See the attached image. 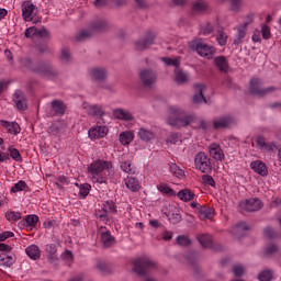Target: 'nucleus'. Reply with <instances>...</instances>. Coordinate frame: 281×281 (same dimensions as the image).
I'll return each instance as SVG.
<instances>
[{"instance_id":"obj_14","label":"nucleus","mask_w":281,"mask_h":281,"mask_svg":"<svg viewBox=\"0 0 281 281\" xmlns=\"http://www.w3.org/2000/svg\"><path fill=\"white\" fill-rule=\"evenodd\" d=\"M232 124H236V117L232 114L220 116L213 122L214 128H227V126H232Z\"/></svg>"},{"instance_id":"obj_29","label":"nucleus","mask_w":281,"mask_h":281,"mask_svg":"<svg viewBox=\"0 0 281 281\" xmlns=\"http://www.w3.org/2000/svg\"><path fill=\"white\" fill-rule=\"evenodd\" d=\"M133 139H135L134 131H124L119 135V142L122 146H128Z\"/></svg>"},{"instance_id":"obj_44","label":"nucleus","mask_w":281,"mask_h":281,"mask_svg":"<svg viewBox=\"0 0 281 281\" xmlns=\"http://www.w3.org/2000/svg\"><path fill=\"white\" fill-rule=\"evenodd\" d=\"M52 106L58 115H63L65 113V103H63V101L55 100L52 102Z\"/></svg>"},{"instance_id":"obj_2","label":"nucleus","mask_w":281,"mask_h":281,"mask_svg":"<svg viewBox=\"0 0 281 281\" xmlns=\"http://www.w3.org/2000/svg\"><path fill=\"white\" fill-rule=\"evenodd\" d=\"M194 120H196V116L186 114V110L177 105H171L168 109L167 124L169 126H175L176 128L190 126V124L194 123Z\"/></svg>"},{"instance_id":"obj_15","label":"nucleus","mask_w":281,"mask_h":281,"mask_svg":"<svg viewBox=\"0 0 281 281\" xmlns=\"http://www.w3.org/2000/svg\"><path fill=\"white\" fill-rule=\"evenodd\" d=\"M113 117H115V120H121L122 122H135L133 112L122 108L113 110Z\"/></svg>"},{"instance_id":"obj_36","label":"nucleus","mask_w":281,"mask_h":281,"mask_svg":"<svg viewBox=\"0 0 281 281\" xmlns=\"http://www.w3.org/2000/svg\"><path fill=\"white\" fill-rule=\"evenodd\" d=\"M125 186L132 192H137V190H139V180L135 177H127L125 179Z\"/></svg>"},{"instance_id":"obj_64","label":"nucleus","mask_w":281,"mask_h":281,"mask_svg":"<svg viewBox=\"0 0 281 281\" xmlns=\"http://www.w3.org/2000/svg\"><path fill=\"white\" fill-rule=\"evenodd\" d=\"M201 214L204 218H212V211L210 209L202 210Z\"/></svg>"},{"instance_id":"obj_61","label":"nucleus","mask_w":281,"mask_h":281,"mask_svg":"<svg viewBox=\"0 0 281 281\" xmlns=\"http://www.w3.org/2000/svg\"><path fill=\"white\" fill-rule=\"evenodd\" d=\"M12 236H14V233L7 231L0 234V243H2V240H7V238H12Z\"/></svg>"},{"instance_id":"obj_40","label":"nucleus","mask_w":281,"mask_h":281,"mask_svg":"<svg viewBox=\"0 0 281 281\" xmlns=\"http://www.w3.org/2000/svg\"><path fill=\"white\" fill-rule=\"evenodd\" d=\"M247 229H249L247 222H240L231 229V234H233V236H238V234H243L244 232H247Z\"/></svg>"},{"instance_id":"obj_12","label":"nucleus","mask_w":281,"mask_h":281,"mask_svg":"<svg viewBox=\"0 0 281 281\" xmlns=\"http://www.w3.org/2000/svg\"><path fill=\"white\" fill-rule=\"evenodd\" d=\"M162 213L171 222L173 225L181 222V214L179 213V209L175 205H169L162 210Z\"/></svg>"},{"instance_id":"obj_7","label":"nucleus","mask_w":281,"mask_h":281,"mask_svg":"<svg viewBox=\"0 0 281 281\" xmlns=\"http://www.w3.org/2000/svg\"><path fill=\"white\" fill-rule=\"evenodd\" d=\"M194 166L196 170H201L203 173L210 172L212 170V162L207 154L200 151L194 157Z\"/></svg>"},{"instance_id":"obj_10","label":"nucleus","mask_w":281,"mask_h":281,"mask_svg":"<svg viewBox=\"0 0 281 281\" xmlns=\"http://www.w3.org/2000/svg\"><path fill=\"white\" fill-rule=\"evenodd\" d=\"M90 139H102L109 135V127L106 125H94L88 131Z\"/></svg>"},{"instance_id":"obj_21","label":"nucleus","mask_w":281,"mask_h":281,"mask_svg":"<svg viewBox=\"0 0 281 281\" xmlns=\"http://www.w3.org/2000/svg\"><path fill=\"white\" fill-rule=\"evenodd\" d=\"M154 44H155V34L147 33L144 40H138L135 43V47L138 52H144V49H148V47H150V45H154Z\"/></svg>"},{"instance_id":"obj_18","label":"nucleus","mask_w":281,"mask_h":281,"mask_svg":"<svg viewBox=\"0 0 281 281\" xmlns=\"http://www.w3.org/2000/svg\"><path fill=\"white\" fill-rule=\"evenodd\" d=\"M0 126L10 135H19L21 133V125L14 121L0 120Z\"/></svg>"},{"instance_id":"obj_30","label":"nucleus","mask_w":281,"mask_h":281,"mask_svg":"<svg viewBox=\"0 0 281 281\" xmlns=\"http://www.w3.org/2000/svg\"><path fill=\"white\" fill-rule=\"evenodd\" d=\"M25 254L31 258V260L41 259V248L37 245H30L25 248Z\"/></svg>"},{"instance_id":"obj_62","label":"nucleus","mask_w":281,"mask_h":281,"mask_svg":"<svg viewBox=\"0 0 281 281\" xmlns=\"http://www.w3.org/2000/svg\"><path fill=\"white\" fill-rule=\"evenodd\" d=\"M265 236H267V238H276L277 234L271 227H267L265 229Z\"/></svg>"},{"instance_id":"obj_4","label":"nucleus","mask_w":281,"mask_h":281,"mask_svg":"<svg viewBox=\"0 0 281 281\" xmlns=\"http://www.w3.org/2000/svg\"><path fill=\"white\" fill-rule=\"evenodd\" d=\"M157 263L148 257H140L134 260L133 273L137 276H148L150 269H155Z\"/></svg>"},{"instance_id":"obj_55","label":"nucleus","mask_w":281,"mask_h":281,"mask_svg":"<svg viewBox=\"0 0 281 281\" xmlns=\"http://www.w3.org/2000/svg\"><path fill=\"white\" fill-rule=\"evenodd\" d=\"M61 258L63 260H65V262H74V254L71 252V250H66L61 254Z\"/></svg>"},{"instance_id":"obj_17","label":"nucleus","mask_w":281,"mask_h":281,"mask_svg":"<svg viewBox=\"0 0 281 281\" xmlns=\"http://www.w3.org/2000/svg\"><path fill=\"white\" fill-rule=\"evenodd\" d=\"M205 89H207V87H205V85L203 83H195L194 85V90L195 93L193 95V102L194 104H205L207 103V100H205V95H203V93H205Z\"/></svg>"},{"instance_id":"obj_60","label":"nucleus","mask_w":281,"mask_h":281,"mask_svg":"<svg viewBox=\"0 0 281 281\" xmlns=\"http://www.w3.org/2000/svg\"><path fill=\"white\" fill-rule=\"evenodd\" d=\"M241 0H231V8L234 12L240 10Z\"/></svg>"},{"instance_id":"obj_50","label":"nucleus","mask_w":281,"mask_h":281,"mask_svg":"<svg viewBox=\"0 0 281 281\" xmlns=\"http://www.w3.org/2000/svg\"><path fill=\"white\" fill-rule=\"evenodd\" d=\"M9 150V158L12 157L14 161H23V159L21 158V153L19 151V149L9 146L8 147Z\"/></svg>"},{"instance_id":"obj_49","label":"nucleus","mask_w":281,"mask_h":281,"mask_svg":"<svg viewBox=\"0 0 281 281\" xmlns=\"http://www.w3.org/2000/svg\"><path fill=\"white\" fill-rule=\"evenodd\" d=\"M259 281H271L273 280V271L271 270H263L258 274Z\"/></svg>"},{"instance_id":"obj_11","label":"nucleus","mask_w":281,"mask_h":281,"mask_svg":"<svg viewBox=\"0 0 281 281\" xmlns=\"http://www.w3.org/2000/svg\"><path fill=\"white\" fill-rule=\"evenodd\" d=\"M22 16L27 23L33 21V19L36 16V5H34V3L31 1H24L22 3Z\"/></svg>"},{"instance_id":"obj_34","label":"nucleus","mask_w":281,"mask_h":281,"mask_svg":"<svg viewBox=\"0 0 281 281\" xmlns=\"http://www.w3.org/2000/svg\"><path fill=\"white\" fill-rule=\"evenodd\" d=\"M48 133L50 135H54L55 137H60V135H63V133H65V124H63V123H54L48 128Z\"/></svg>"},{"instance_id":"obj_38","label":"nucleus","mask_w":281,"mask_h":281,"mask_svg":"<svg viewBox=\"0 0 281 281\" xmlns=\"http://www.w3.org/2000/svg\"><path fill=\"white\" fill-rule=\"evenodd\" d=\"M75 186L79 190L80 199H87V196H89V192L91 191V184L89 183L78 184V182H75Z\"/></svg>"},{"instance_id":"obj_59","label":"nucleus","mask_w":281,"mask_h":281,"mask_svg":"<svg viewBox=\"0 0 281 281\" xmlns=\"http://www.w3.org/2000/svg\"><path fill=\"white\" fill-rule=\"evenodd\" d=\"M252 41L255 43H260V41H262V33L260 30H255V32L252 34Z\"/></svg>"},{"instance_id":"obj_33","label":"nucleus","mask_w":281,"mask_h":281,"mask_svg":"<svg viewBox=\"0 0 281 281\" xmlns=\"http://www.w3.org/2000/svg\"><path fill=\"white\" fill-rule=\"evenodd\" d=\"M216 27H218V20H216L214 23L212 22H205L201 25L200 32L204 35L212 34Z\"/></svg>"},{"instance_id":"obj_45","label":"nucleus","mask_w":281,"mask_h":281,"mask_svg":"<svg viewBox=\"0 0 281 281\" xmlns=\"http://www.w3.org/2000/svg\"><path fill=\"white\" fill-rule=\"evenodd\" d=\"M45 249L48 254V258H50L52 260H56V254L58 251V245L49 244V245H46Z\"/></svg>"},{"instance_id":"obj_27","label":"nucleus","mask_w":281,"mask_h":281,"mask_svg":"<svg viewBox=\"0 0 281 281\" xmlns=\"http://www.w3.org/2000/svg\"><path fill=\"white\" fill-rule=\"evenodd\" d=\"M209 153L211 155V157H213L216 161H223V149H221V146L216 143H212L209 146Z\"/></svg>"},{"instance_id":"obj_54","label":"nucleus","mask_w":281,"mask_h":281,"mask_svg":"<svg viewBox=\"0 0 281 281\" xmlns=\"http://www.w3.org/2000/svg\"><path fill=\"white\" fill-rule=\"evenodd\" d=\"M190 238H188L184 235H180L177 237V244L180 245L181 247H188L190 245Z\"/></svg>"},{"instance_id":"obj_47","label":"nucleus","mask_w":281,"mask_h":281,"mask_svg":"<svg viewBox=\"0 0 281 281\" xmlns=\"http://www.w3.org/2000/svg\"><path fill=\"white\" fill-rule=\"evenodd\" d=\"M121 170L127 175H135V166H133L131 161L121 162Z\"/></svg>"},{"instance_id":"obj_46","label":"nucleus","mask_w":281,"mask_h":281,"mask_svg":"<svg viewBox=\"0 0 281 281\" xmlns=\"http://www.w3.org/2000/svg\"><path fill=\"white\" fill-rule=\"evenodd\" d=\"M170 171L178 179H183V177H186V172L183 171V169L179 168V166H177V164H171L170 165Z\"/></svg>"},{"instance_id":"obj_41","label":"nucleus","mask_w":281,"mask_h":281,"mask_svg":"<svg viewBox=\"0 0 281 281\" xmlns=\"http://www.w3.org/2000/svg\"><path fill=\"white\" fill-rule=\"evenodd\" d=\"M198 240H199L200 245L206 249L212 247L213 240L209 234L199 235Z\"/></svg>"},{"instance_id":"obj_9","label":"nucleus","mask_w":281,"mask_h":281,"mask_svg":"<svg viewBox=\"0 0 281 281\" xmlns=\"http://www.w3.org/2000/svg\"><path fill=\"white\" fill-rule=\"evenodd\" d=\"M239 207H241L245 212H258V210L262 209V202L257 198L244 200L239 203Z\"/></svg>"},{"instance_id":"obj_63","label":"nucleus","mask_w":281,"mask_h":281,"mask_svg":"<svg viewBox=\"0 0 281 281\" xmlns=\"http://www.w3.org/2000/svg\"><path fill=\"white\" fill-rule=\"evenodd\" d=\"M203 181H205L212 188H214L216 186V182L214 181V178H212L211 176H204Z\"/></svg>"},{"instance_id":"obj_56","label":"nucleus","mask_w":281,"mask_h":281,"mask_svg":"<svg viewBox=\"0 0 281 281\" xmlns=\"http://www.w3.org/2000/svg\"><path fill=\"white\" fill-rule=\"evenodd\" d=\"M261 34H262V37L266 38V41L271 38V30L269 29V26L262 25L261 26Z\"/></svg>"},{"instance_id":"obj_37","label":"nucleus","mask_w":281,"mask_h":281,"mask_svg":"<svg viewBox=\"0 0 281 281\" xmlns=\"http://www.w3.org/2000/svg\"><path fill=\"white\" fill-rule=\"evenodd\" d=\"M246 35H247V27L243 26V24H240L237 27V34L234 38V44L235 45H240V43H243V38H245Z\"/></svg>"},{"instance_id":"obj_16","label":"nucleus","mask_w":281,"mask_h":281,"mask_svg":"<svg viewBox=\"0 0 281 281\" xmlns=\"http://www.w3.org/2000/svg\"><path fill=\"white\" fill-rule=\"evenodd\" d=\"M139 78L143 85H146L147 87H150V85H155V82H157V74H155V71L151 69L140 70Z\"/></svg>"},{"instance_id":"obj_5","label":"nucleus","mask_w":281,"mask_h":281,"mask_svg":"<svg viewBox=\"0 0 281 281\" xmlns=\"http://www.w3.org/2000/svg\"><path fill=\"white\" fill-rule=\"evenodd\" d=\"M190 47L199 54L202 58H212L216 54L214 46L206 44L203 40L198 38L190 43Z\"/></svg>"},{"instance_id":"obj_3","label":"nucleus","mask_w":281,"mask_h":281,"mask_svg":"<svg viewBox=\"0 0 281 281\" xmlns=\"http://www.w3.org/2000/svg\"><path fill=\"white\" fill-rule=\"evenodd\" d=\"M162 63L167 64L169 67H176L175 69V82L178 85H186V82L190 81V74L183 71L181 68V57H162Z\"/></svg>"},{"instance_id":"obj_42","label":"nucleus","mask_w":281,"mask_h":281,"mask_svg":"<svg viewBox=\"0 0 281 281\" xmlns=\"http://www.w3.org/2000/svg\"><path fill=\"white\" fill-rule=\"evenodd\" d=\"M158 192L162 194H168L169 196H177V192L170 188L167 183H160L157 186Z\"/></svg>"},{"instance_id":"obj_43","label":"nucleus","mask_w":281,"mask_h":281,"mask_svg":"<svg viewBox=\"0 0 281 281\" xmlns=\"http://www.w3.org/2000/svg\"><path fill=\"white\" fill-rule=\"evenodd\" d=\"M27 183H25L23 180H20L11 188V192L14 194H16V192H27Z\"/></svg>"},{"instance_id":"obj_32","label":"nucleus","mask_w":281,"mask_h":281,"mask_svg":"<svg viewBox=\"0 0 281 281\" xmlns=\"http://www.w3.org/2000/svg\"><path fill=\"white\" fill-rule=\"evenodd\" d=\"M214 63L220 71H224V74H227V71H229V64L224 56L215 57Z\"/></svg>"},{"instance_id":"obj_6","label":"nucleus","mask_w":281,"mask_h":281,"mask_svg":"<svg viewBox=\"0 0 281 281\" xmlns=\"http://www.w3.org/2000/svg\"><path fill=\"white\" fill-rule=\"evenodd\" d=\"M108 26H109V23L106 22V20H103V19L97 20L91 24L90 30H82L79 33V35L77 36V41L89 38L91 34H93V31L100 32L102 30H106Z\"/></svg>"},{"instance_id":"obj_51","label":"nucleus","mask_w":281,"mask_h":281,"mask_svg":"<svg viewBox=\"0 0 281 281\" xmlns=\"http://www.w3.org/2000/svg\"><path fill=\"white\" fill-rule=\"evenodd\" d=\"M216 41L221 47H224V45H227V33L223 32L222 30L217 31Z\"/></svg>"},{"instance_id":"obj_8","label":"nucleus","mask_w":281,"mask_h":281,"mask_svg":"<svg viewBox=\"0 0 281 281\" xmlns=\"http://www.w3.org/2000/svg\"><path fill=\"white\" fill-rule=\"evenodd\" d=\"M115 212H117L115 204L113 203V201L108 200L103 203L101 210L95 212V217L103 222L109 221V213L115 214Z\"/></svg>"},{"instance_id":"obj_19","label":"nucleus","mask_w":281,"mask_h":281,"mask_svg":"<svg viewBox=\"0 0 281 281\" xmlns=\"http://www.w3.org/2000/svg\"><path fill=\"white\" fill-rule=\"evenodd\" d=\"M256 143L258 148H260L263 153H273L278 150V145L276 143L271 142L268 143L263 136H257Z\"/></svg>"},{"instance_id":"obj_28","label":"nucleus","mask_w":281,"mask_h":281,"mask_svg":"<svg viewBox=\"0 0 281 281\" xmlns=\"http://www.w3.org/2000/svg\"><path fill=\"white\" fill-rule=\"evenodd\" d=\"M90 76L91 78H93V80L101 82L102 80L106 79V76H108L106 69L101 67L92 68L90 70Z\"/></svg>"},{"instance_id":"obj_48","label":"nucleus","mask_w":281,"mask_h":281,"mask_svg":"<svg viewBox=\"0 0 281 281\" xmlns=\"http://www.w3.org/2000/svg\"><path fill=\"white\" fill-rule=\"evenodd\" d=\"M5 218L10 223H16V221H20V218H21V213L20 212H15V211H8L5 213Z\"/></svg>"},{"instance_id":"obj_39","label":"nucleus","mask_w":281,"mask_h":281,"mask_svg":"<svg viewBox=\"0 0 281 281\" xmlns=\"http://www.w3.org/2000/svg\"><path fill=\"white\" fill-rule=\"evenodd\" d=\"M14 265V257L8 255V252L0 254V267H12Z\"/></svg>"},{"instance_id":"obj_25","label":"nucleus","mask_w":281,"mask_h":281,"mask_svg":"<svg viewBox=\"0 0 281 281\" xmlns=\"http://www.w3.org/2000/svg\"><path fill=\"white\" fill-rule=\"evenodd\" d=\"M32 36H40L41 38H47L49 36V32L46 29L37 30L34 26H31L25 30V37L32 38Z\"/></svg>"},{"instance_id":"obj_31","label":"nucleus","mask_w":281,"mask_h":281,"mask_svg":"<svg viewBox=\"0 0 281 281\" xmlns=\"http://www.w3.org/2000/svg\"><path fill=\"white\" fill-rule=\"evenodd\" d=\"M176 196H178V199H180V201L188 203V201H193L195 194L190 189H182L178 193H176Z\"/></svg>"},{"instance_id":"obj_20","label":"nucleus","mask_w":281,"mask_h":281,"mask_svg":"<svg viewBox=\"0 0 281 281\" xmlns=\"http://www.w3.org/2000/svg\"><path fill=\"white\" fill-rule=\"evenodd\" d=\"M137 137L140 142H144L145 144H150V142L155 139L156 135L155 132H153V130L143 126L138 128Z\"/></svg>"},{"instance_id":"obj_53","label":"nucleus","mask_w":281,"mask_h":281,"mask_svg":"<svg viewBox=\"0 0 281 281\" xmlns=\"http://www.w3.org/2000/svg\"><path fill=\"white\" fill-rule=\"evenodd\" d=\"M233 272L235 273V276L237 278H240V277L245 276V267L243 265H235L233 267Z\"/></svg>"},{"instance_id":"obj_35","label":"nucleus","mask_w":281,"mask_h":281,"mask_svg":"<svg viewBox=\"0 0 281 281\" xmlns=\"http://www.w3.org/2000/svg\"><path fill=\"white\" fill-rule=\"evenodd\" d=\"M23 223H24V227L29 228V229H34V227H36L37 223H38V217L37 215H27L23 218Z\"/></svg>"},{"instance_id":"obj_22","label":"nucleus","mask_w":281,"mask_h":281,"mask_svg":"<svg viewBox=\"0 0 281 281\" xmlns=\"http://www.w3.org/2000/svg\"><path fill=\"white\" fill-rule=\"evenodd\" d=\"M13 102L19 111H25L27 109V99L21 90L14 92Z\"/></svg>"},{"instance_id":"obj_1","label":"nucleus","mask_w":281,"mask_h":281,"mask_svg":"<svg viewBox=\"0 0 281 281\" xmlns=\"http://www.w3.org/2000/svg\"><path fill=\"white\" fill-rule=\"evenodd\" d=\"M92 183H106V177H113V165L106 160H94L88 168Z\"/></svg>"},{"instance_id":"obj_57","label":"nucleus","mask_w":281,"mask_h":281,"mask_svg":"<svg viewBox=\"0 0 281 281\" xmlns=\"http://www.w3.org/2000/svg\"><path fill=\"white\" fill-rule=\"evenodd\" d=\"M205 8H206L205 3H204V2H201V1L195 2V3L193 4V10H194V12H203V10H205Z\"/></svg>"},{"instance_id":"obj_23","label":"nucleus","mask_w":281,"mask_h":281,"mask_svg":"<svg viewBox=\"0 0 281 281\" xmlns=\"http://www.w3.org/2000/svg\"><path fill=\"white\" fill-rule=\"evenodd\" d=\"M250 168L254 170V172H257V175H260L261 177H267L269 173L267 165L262 160H255L250 162Z\"/></svg>"},{"instance_id":"obj_52","label":"nucleus","mask_w":281,"mask_h":281,"mask_svg":"<svg viewBox=\"0 0 281 281\" xmlns=\"http://www.w3.org/2000/svg\"><path fill=\"white\" fill-rule=\"evenodd\" d=\"M167 144H181V135L178 133H171L168 138L166 139Z\"/></svg>"},{"instance_id":"obj_58","label":"nucleus","mask_w":281,"mask_h":281,"mask_svg":"<svg viewBox=\"0 0 281 281\" xmlns=\"http://www.w3.org/2000/svg\"><path fill=\"white\" fill-rule=\"evenodd\" d=\"M71 57V54H69V49L67 48H64L61 50V55H60V58L64 63H69V58Z\"/></svg>"},{"instance_id":"obj_13","label":"nucleus","mask_w":281,"mask_h":281,"mask_svg":"<svg viewBox=\"0 0 281 281\" xmlns=\"http://www.w3.org/2000/svg\"><path fill=\"white\" fill-rule=\"evenodd\" d=\"M269 91H271V88L262 89V81L260 79H251L250 93L252 95H259V98H262V95H267Z\"/></svg>"},{"instance_id":"obj_26","label":"nucleus","mask_w":281,"mask_h":281,"mask_svg":"<svg viewBox=\"0 0 281 281\" xmlns=\"http://www.w3.org/2000/svg\"><path fill=\"white\" fill-rule=\"evenodd\" d=\"M37 71L41 76H44V78H47L48 80H54V78L58 76L56 68L49 65L42 66Z\"/></svg>"},{"instance_id":"obj_24","label":"nucleus","mask_w":281,"mask_h":281,"mask_svg":"<svg viewBox=\"0 0 281 281\" xmlns=\"http://www.w3.org/2000/svg\"><path fill=\"white\" fill-rule=\"evenodd\" d=\"M99 232L101 234V241L104 247H111V245H114L115 238H113V235H111V233L106 231V227L101 226L99 228Z\"/></svg>"}]
</instances>
